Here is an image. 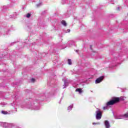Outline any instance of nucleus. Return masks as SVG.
I'll return each mask as SVG.
<instances>
[{"mask_svg": "<svg viewBox=\"0 0 128 128\" xmlns=\"http://www.w3.org/2000/svg\"><path fill=\"white\" fill-rule=\"evenodd\" d=\"M120 102V98H113V100L109 101L106 104L107 106H112V104H114L116 102Z\"/></svg>", "mask_w": 128, "mask_h": 128, "instance_id": "nucleus-1", "label": "nucleus"}, {"mask_svg": "<svg viewBox=\"0 0 128 128\" xmlns=\"http://www.w3.org/2000/svg\"><path fill=\"white\" fill-rule=\"evenodd\" d=\"M96 120H100V118H102V112L100 110H98L97 111H96Z\"/></svg>", "mask_w": 128, "mask_h": 128, "instance_id": "nucleus-2", "label": "nucleus"}, {"mask_svg": "<svg viewBox=\"0 0 128 128\" xmlns=\"http://www.w3.org/2000/svg\"><path fill=\"white\" fill-rule=\"evenodd\" d=\"M104 76H101L98 78L95 81V84H100V82H102V80H104Z\"/></svg>", "mask_w": 128, "mask_h": 128, "instance_id": "nucleus-3", "label": "nucleus"}, {"mask_svg": "<svg viewBox=\"0 0 128 128\" xmlns=\"http://www.w3.org/2000/svg\"><path fill=\"white\" fill-rule=\"evenodd\" d=\"M27 108H31V110H38L40 109V107L34 106L32 105H29Z\"/></svg>", "mask_w": 128, "mask_h": 128, "instance_id": "nucleus-4", "label": "nucleus"}, {"mask_svg": "<svg viewBox=\"0 0 128 128\" xmlns=\"http://www.w3.org/2000/svg\"><path fill=\"white\" fill-rule=\"evenodd\" d=\"M124 118H126V120H128V112L124 115L119 116L118 118L121 119Z\"/></svg>", "mask_w": 128, "mask_h": 128, "instance_id": "nucleus-5", "label": "nucleus"}, {"mask_svg": "<svg viewBox=\"0 0 128 128\" xmlns=\"http://www.w3.org/2000/svg\"><path fill=\"white\" fill-rule=\"evenodd\" d=\"M104 126L106 128H110V122L108 120L104 121Z\"/></svg>", "mask_w": 128, "mask_h": 128, "instance_id": "nucleus-6", "label": "nucleus"}, {"mask_svg": "<svg viewBox=\"0 0 128 128\" xmlns=\"http://www.w3.org/2000/svg\"><path fill=\"white\" fill-rule=\"evenodd\" d=\"M64 80V84L63 85V88H66V86H68V82H66V80Z\"/></svg>", "mask_w": 128, "mask_h": 128, "instance_id": "nucleus-7", "label": "nucleus"}, {"mask_svg": "<svg viewBox=\"0 0 128 128\" xmlns=\"http://www.w3.org/2000/svg\"><path fill=\"white\" fill-rule=\"evenodd\" d=\"M74 108V104L70 105V106L68 108V112L72 110V108Z\"/></svg>", "mask_w": 128, "mask_h": 128, "instance_id": "nucleus-8", "label": "nucleus"}, {"mask_svg": "<svg viewBox=\"0 0 128 128\" xmlns=\"http://www.w3.org/2000/svg\"><path fill=\"white\" fill-rule=\"evenodd\" d=\"M76 92H78L79 94H82V88H76Z\"/></svg>", "mask_w": 128, "mask_h": 128, "instance_id": "nucleus-9", "label": "nucleus"}, {"mask_svg": "<svg viewBox=\"0 0 128 128\" xmlns=\"http://www.w3.org/2000/svg\"><path fill=\"white\" fill-rule=\"evenodd\" d=\"M62 24L64 26H66V22L64 20H62L61 22Z\"/></svg>", "mask_w": 128, "mask_h": 128, "instance_id": "nucleus-10", "label": "nucleus"}, {"mask_svg": "<svg viewBox=\"0 0 128 128\" xmlns=\"http://www.w3.org/2000/svg\"><path fill=\"white\" fill-rule=\"evenodd\" d=\"M2 114H8V112L6 111L2 110Z\"/></svg>", "mask_w": 128, "mask_h": 128, "instance_id": "nucleus-11", "label": "nucleus"}, {"mask_svg": "<svg viewBox=\"0 0 128 128\" xmlns=\"http://www.w3.org/2000/svg\"><path fill=\"white\" fill-rule=\"evenodd\" d=\"M68 64L70 65V66H72V60L70 59H68Z\"/></svg>", "mask_w": 128, "mask_h": 128, "instance_id": "nucleus-12", "label": "nucleus"}, {"mask_svg": "<svg viewBox=\"0 0 128 128\" xmlns=\"http://www.w3.org/2000/svg\"><path fill=\"white\" fill-rule=\"evenodd\" d=\"M103 110H108V106L106 104V106L103 107Z\"/></svg>", "mask_w": 128, "mask_h": 128, "instance_id": "nucleus-13", "label": "nucleus"}, {"mask_svg": "<svg viewBox=\"0 0 128 128\" xmlns=\"http://www.w3.org/2000/svg\"><path fill=\"white\" fill-rule=\"evenodd\" d=\"M30 16H31L30 14L28 13V14H27L26 16V18H30Z\"/></svg>", "mask_w": 128, "mask_h": 128, "instance_id": "nucleus-14", "label": "nucleus"}, {"mask_svg": "<svg viewBox=\"0 0 128 128\" xmlns=\"http://www.w3.org/2000/svg\"><path fill=\"white\" fill-rule=\"evenodd\" d=\"M42 3H40L38 4H36V6L38 8V6H42Z\"/></svg>", "mask_w": 128, "mask_h": 128, "instance_id": "nucleus-15", "label": "nucleus"}, {"mask_svg": "<svg viewBox=\"0 0 128 128\" xmlns=\"http://www.w3.org/2000/svg\"><path fill=\"white\" fill-rule=\"evenodd\" d=\"M35 80H34V78H32V79H31V82H35Z\"/></svg>", "mask_w": 128, "mask_h": 128, "instance_id": "nucleus-16", "label": "nucleus"}, {"mask_svg": "<svg viewBox=\"0 0 128 128\" xmlns=\"http://www.w3.org/2000/svg\"><path fill=\"white\" fill-rule=\"evenodd\" d=\"M74 50L76 51V52L77 54H80V50Z\"/></svg>", "mask_w": 128, "mask_h": 128, "instance_id": "nucleus-17", "label": "nucleus"}, {"mask_svg": "<svg viewBox=\"0 0 128 128\" xmlns=\"http://www.w3.org/2000/svg\"><path fill=\"white\" fill-rule=\"evenodd\" d=\"M92 124H100V122H97V123L93 122Z\"/></svg>", "mask_w": 128, "mask_h": 128, "instance_id": "nucleus-18", "label": "nucleus"}, {"mask_svg": "<svg viewBox=\"0 0 128 128\" xmlns=\"http://www.w3.org/2000/svg\"><path fill=\"white\" fill-rule=\"evenodd\" d=\"M120 100H124V97H120Z\"/></svg>", "mask_w": 128, "mask_h": 128, "instance_id": "nucleus-19", "label": "nucleus"}, {"mask_svg": "<svg viewBox=\"0 0 128 128\" xmlns=\"http://www.w3.org/2000/svg\"><path fill=\"white\" fill-rule=\"evenodd\" d=\"M32 46H36V42L32 43Z\"/></svg>", "mask_w": 128, "mask_h": 128, "instance_id": "nucleus-20", "label": "nucleus"}, {"mask_svg": "<svg viewBox=\"0 0 128 128\" xmlns=\"http://www.w3.org/2000/svg\"><path fill=\"white\" fill-rule=\"evenodd\" d=\"M70 32V30L68 29V32Z\"/></svg>", "mask_w": 128, "mask_h": 128, "instance_id": "nucleus-21", "label": "nucleus"}, {"mask_svg": "<svg viewBox=\"0 0 128 128\" xmlns=\"http://www.w3.org/2000/svg\"><path fill=\"white\" fill-rule=\"evenodd\" d=\"M94 48V46H92L90 45V48Z\"/></svg>", "mask_w": 128, "mask_h": 128, "instance_id": "nucleus-22", "label": "nucleus"}, {"mask_svg": "<svg viewBox=\"0 0 128 128\" xmlns=\"http://www.w3.org/2000/svg\"><path fill=\"white\" fill-rule=\"evenodd\" d=\"M15 110L16 112H17L16 108H15Z\"/></svg>", "mask_w": 128, "mask_h": 128, "instance_id": "nucleus-23", "label": "nucleus"}, {"mask_svg": "<svg viewBox=\"0 0 128 128\" xmlns=\"http://www.w3.org/2000/svg\"><path fill=\"white\" fill-rule=\"evenodd\" d=\"M24 44H25L26 46V43H24Z\"/></svg>", "mask_w": 128, "mask_h": 128, "instance_id": "nucleus-24", "label": "nucleus"}, {"mask_svg": "<svg viewBox=\"0 0 128 128\" xmlns=\"http://www.w3.org/2000/svg\"><path fill=\"white\" fill-rule=\"evenodd\" d=\"M12 44H14V43H12Z\"/></svg>", "mask_w": 128, "mask_h": 128, "instance_id": "nucleus-25", "label": "nucleus"}]
</instances>
